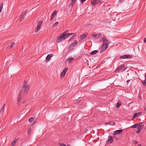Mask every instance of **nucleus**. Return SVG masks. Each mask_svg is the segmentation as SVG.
I'll use <instances>...</instances> for the list:
<instances>
[{
  "label": "nucleus",
  "instance_id": "f257e3e1",
  "mask_svg": "<svg viewBox=\"0 0 146 146\" xmlns=\"http://www.w3.org/2000/svg\"><path fill=\"white\" fill-rule=\"evenodd\" d=\"M27 81H25L22 88V90L25 93H27L29 89V85L27 84Z\"/></svg>",
  "mask_w": 146,
  "mask_h": 146
},
{
  "label": "nucleus",
  "instance_id": "f03ea898",
  "mask_svg": "<svg viewBox=\"0 0 146 146\" xmlns=\"http://www.w3.org/2000/svg\"><path fill=\"white\" fill-rule=\"evenodd\" d=\"M66 36V35H64L62 33L60 36L58 37L57 40L58 42L59 43L64 40L67 38Z\"/></svg>",
  "mask_w": 146,
  "mask_h": 146
},
{
  "label": "nucleus",
  "instance_id": "7ed1b4c3",
  "mask_svg": "<svg viewBox=\"0 0 146 146\" xmlns=\"http://www.w3.org/2000/svg\"><path fill=\"white\" fill-rule=\"evenodd\" d=\"M22 91L21 90L20 91L17 97V104L18 105H20L21 103V100L22 95Z\"/></svg>",
  "mask_w": 146,
  "mask_h": 146
},
{
  "label": "nucleus",
  "instance_id": "20e7f679",
  "mask_svg": "<svg viewBox=\"0 0 146 146\" xmlns=\"http://www.w3.org/2000/svg\"><path fill=\"white\" fill-rule=\"evenodd\" d=\"M43 21H39L38 23V24L37 25V26L36 28L35 29V32L36 33H37L38 32L42 24V23Z\"/></svg>",
  "mask_w": 146,
  "mask_h": 146
},
{
  "label": "nucleus",
  "instance_id": "39448f33",
  "mask_svg": "<svg viewBox=\"0 0 146 146\" xmlns=\"http://www.w3.org/2000/svg\"><path fill=\"white\" fill-rule=\"evenodd\" d=\"M102 1L101 0H94L91 1V3L93 5H95L98 3H101Z\"/></svg>",
  "mask_w": 146,
  "mask_h": 146
},
{
  "label": "nucleus",
  "instance_id": "423d86ee",
  "mask_svg": "<svg viewBox=\"0 0 146 146\" xmlns=\"http://www.w3.org/2000/svg\"><path fill=\"white\" fill-rule=\"evenodd\" d=\"M108 45L106 44H103L102 45L101 48V50L100 51V52H102L104 50H105L108 47Z\"/></svg>",
  "mask_w": 146,
  "mask_h": 146
},
{
  "label": "nucleus",
  "instance_id": "0eeeda50",
  "mask_svg": "<svg viewBox=\"0 0 146 146\" xmlns=\"http://www.w3.org/2000/svg\"><path fill=\"white\" fill-rule=\"evenodd\" d=\"M123 130L122 129L117 130L113 132V134L115 135L118 134H121L122 133Z\"/></svg>",
  "mask_w": 146,
  "mask_h": 146
},
{
  "label": "nucleus",
  "instance_id": "6e6552de",
  "mask_svg": "<svg viewBox=\"0 0 146 146\" xmlns=\"http://www.w3.org/2000/svg\"><path fill=\"white\" fill-rule=\"evenodd\" d=\"M113 141L112 137L111 136H109L108 140L107 141V144L111 143Z\"/></svg>",
  "mask_w": 146,
  "mask_h": 146
},
{
  "label": "nucleus",
  "instance_id": "1a4fd4ad",
  "mask_svg": "<svg viewBox=\"0 0 146 146\" xmlns=\"http://www.w3.org/2000/svg\"><path fill=\"white\" fill-rule=\"evenodd\" d=\"M57 13V11L56 10H55L54 11L53 13L51 15V17L50 19V21H52L54 18L55 17L56 13Z\"/></svg>",
  "mask_w": 146,
  "mask_h": 146
},
{
  "label": "nucleus",
  "instance_id": "9d476101",
  "mask_svg": "<svg viewBox=\"0 0 146 146\" xmlns=\"http://www.w3.org/2000/svg\"><path fill=\"white\" fill-rule=\"evenodd\" d=\"M26 13V12L25 11L23 12L22 13H21V14L20 16V22L23 19Z\"/></svg>",
  "mask_w": 146,
  "mask_h": 146
},
{
  "label": "nucleus",
  "instance_id": "9b49d317",
  "mask_svg": "<svg viewBox=\"0 0 146 146\" xmlns=\"http://www.w3.org/2000/svg\"><path fill=\"white\" fill-rule=\"evenodd\" d=\"M102 40L104 42L103 44H104L105 45L106 44L108 45V41L104 37H103L102 38Z\"/></svg>",
  "mask_w": 146,
  "mask_h": 146
},
{
  "label": "nucleus",
  "instance_id": "f8f14e48",
  "mask_svg": "<svg viewBox=\"0 0 146 146\" xmlns=\"http://www.w3.org/2000/svg\"><path fill=\"white\" fill-rule=\"evenodd\" d=\"M53 56L52 54H48L46 58V62H47L50 60V58L52 57Z\"/></svg>",
  "mask_w": 146,
  "mask_h": 146
},
{
  "label": "nucleus",
  "instance_id": "ddd939ff",
  "mask_svg": "<svg viewBox=\"0 0 146 146\" xmlns=\"http://www.w3.org/2000/svg\"><path fill=\"white\" fill-rule=\"evenodd\" d=\"M131 57V56L129 55H125L121 56L120 57V58H127Z\"/></svg>",
  "mask_w": 146,
  "mask_h": 146
},
{
  "label": "nucleus",
  "instance_id": "4468645a",
  "mask_svg": "<svg viewBox=\"0 0 146 146\" xmlns=\"http://www.w3.org/2000/svg\"><path fill=\"white\" fill-rule=\"evenodd\" d=\"M88 35V34L87 33H85L84 34L80 35V38L81 39H83L85 38Z\"/></svg>",
  "mask_w": 146,
  "mask_h": 146
},
{
  "label": "nucleus",
  "instance_id": "2eb2a0df",
  "mask_svg": "<svg viewBox=\"0 0 146 146\" xmlns=\"http://www.w3.org/2000/svg\"><path fill=\"white\" fill-rule=\"evenodd\" d=\"M141 112L136 113L134 114L133 117V118H135L136 117H137L139 116L141 114Z\"/></svg>",
  "mask_w": 146,
  "mask_h": 146
},
{
  "label": "nucleus",
  "instance_id": "dca6fc26",
  "mask_svg": "<svg viewBox=\"0 0 146 146\" xmlns=\"http://www.w3.org/2000/svg\"><path fill=\"white\" fill-rule=\"evenodd\" d=\"M125 66L124 65L120 66H119L116 70V71H117L121 70L124 68Z\"/></svg>",
  "mask_w": 146,
  "mask_h": 146
},
{
  "label": "nucleus",
  "instance_id": "f3484780",
  "mask_svg": "<svg viewBox=\"0 0 146 146\" xmlns=\"http://www.w3.org/2000/svg\"><path fill=\"white\" fill-rule=\"evenodd\" d=\"M36 119L35 117H33L32 118H30L29 119V121L30 122H32L33 121H34L33 122V123H34L35 122V121Z\"/></svg>",
  "mask_w": 146,
  "mask_h": 146
},
{
  "label": "nucleus",
  "instance_id": "a211bd4d",
  "mask_svg": "<svg viewBox=\"0 0 146 146\" xmlns=\"http://www.w3.org/2000/svg\"><path fill=\"white\" fill-rule=\"evenodd\" d=\"M74 60V58H73V57H71L70 58H69V59H68L66 61V62H68V63L71 62H72V61L73 60Z\"/></svg>",
  "mask_w": 146,
  "mask_h": 146
},
{
  "label": "nucleus",
  "instance_id": "6ab92c4d",
  "mask_svg": "<svg viewBox=\"0 0 146 146\" xmlns=\"http://www.w3.org/2000/svg\"><path fill=\"white\" fill-rule=\"evenodd\" d=\"M141 123H140L137 129L141 130L143 127L144 126L143 125L140 124Z\"/></svg>",
  "mask_w": 146,
  "mask_h": 146
},
{
  "label": "nucleus",
  "instance_id": "aec40b11",
  "mask_svg": "<svg viewBox=\"0 0 146 146\" xmlns=\"http://www.w3.org/2000/svg\"><path fill=\"white\" fill-rule=\"evenodd\" d=\"M15 42H13L11 43V44L8 47V48H12L13 46L15 45Z\"/></svg>",
  "mask_w": 146,
  "mask_h": 146
},
{
  "label": "nucleus",
  "instance_id": "412c9836",
  "mask_svg": "<svg viewBox=\"0 0 146 146\" xmlns=\"http://www.w3.org/2000/svg\"><path fill=\"white\" fill-rule=\"evenodd\" d=\"M98 50H95L93 51H92L90 53V54L94 55V54H96L98 53Z\"/></svg>",
  "mask_w": 146,
  "mask_h": 146
},
{
  "label": "nucleus",
  "instance_id": "4be33fe9",
  "mask_svg": "<svg viewBox=\"0 0 146 146\" xmlns=\"http://www.w3.org/2000/svg\"><path fill=\"white\" fill-rule=\"evenodd\" d=\"M139 124V123L135 124L134 125L131 126V127L133 128H136L138 126Z\"/></svg>",
  "mask_w": 146,
  "mask_h": 146
},
{
  "label": "nucleus",
  "instance_id": "5701e85b",
  "mask_svg": "<svg viewBox=\"0 0 146 146\" xmlns=\"http://www.w3.org/2000/svg\"><path fill=\"white\" fill-rule=\"evenodd\" d=\"M17 141V140L16 139L13 140L11 143V146H14Z\"/></svg>",
  "mask_w": 146,
  "mask_h": 146
},
{
  "label": "nucleus",
  "instance_id": "b1692460",
  "mask_svg": "<svg viewBox=\"0 0 146 146\" xmlns=\"http://www.w3.org/2000/svg\"><path fill=\"white\" fill-rule=\"evenodd\" d=\"M3 6V3H1L0 4V13L1 12Z\"/></svg>",
  "mask_w": 146,
  "mask_h": 146
},
{
  "label": "nucleus",
  "instance_id": "393cba45",
  "mask_svg": "<svg viewBox=\"0 0 146 146\" xmlns=\"http://www.w3.org/2000/svg\"><path fill=\"white\" fill-rule=\"evenodd\" d=\"M74 33H68L66 34V38L74 34Z\"/></svg>",
  "mask_w": 146,
  "mask_h": 146
},
{
  "label": "nucleus",
  "instance_id": "a878e982",
  "mask_svg": "<svg viewBox=\"0 0 146 146\" xmlns=\"http://www.w3.org/2000/svg\"><path fill=\"white\" fill-rule=\"evenodd\" d=\"M65 74V72H62L60 74V77H62L64 76Z\"/></svg>",
  "mask_w": 146,
  "mask_h": 146
},
{
  "label": "nucleus",
  "instance_id": "bb28decb",
  "mask_svg": "<svg viewBox=\"0 0 146 146\" xmlns=\"http://www.w3.org/2000/svg\"><path fill=\"white\" fill-rule=\"evenodd\" d=\"M121 105V103H119V102H118L117 103V105L116 106V107L117 108H118L120 107Z\"/></svg>",
  "mask_w": 146,
  "mask_h": 146
},
{
  "label": "nucleus",
  "instance_id": "cd10ccee",
  "mask_svg": "<svg viewBox=\"0 0 146 146\" xmlns=\"http://www.w3.org/2000/svg\"><path fill=\"white\" fill-rule=\"evenodd\" d=\"M68 70V68L67 67H66V68H65L63 70L62 72H65V73H66V72Z\"/></svg>",
  "mask_w": 146,
  "mask_h": 146
},
{
  "label": "nucleus",
  "instance_id": "c85d7f7f",
  "mask_svg": "<svg viewBox=\"0 0 146 146\" xmlns=\"http://www.w3.org/2000/svg\"><path fill=\"white\" fill-rule=\"evenodd\" d=\"M58 23V22L57 21L55 23H54L53 25V27H55L56 26Z\"/></svg>",
  "mask_w": 146,
  "mask_h": 146
},
{
  "label": "nucleus",
  "instance_id": "c756f323",
  "mask_svg": "<svg viewBox=\"0 0 146 146\" xmlns=\"http://www.w3.org/2000/svg\"><path fill=\"white\" fill-rule=\"evenodd\" d=\"M141 82L144 86L146 85V81L145 80L144 81H141Z\"/></svg>",
  "mask_w": 146,
  "mask_h": 146
},
{
  "label": "nucleus",
  "instance_id": "7c9ffc66",
  "mask_svg": "<svg viewBox=\"0 0 146 146\" xmlns=\"http://www.w3.org/2000/svg\"><path fill=\"white\" fill-rule=\"evenodd\" d=\"M73 49H74V48L72 46H71L70 45V46L69 47V50L70 51H71L73 50Z\"/></svg>",
  "mask_w": 146,
  "mask_h": 146
},
{
  "label": "nucleus",
  "instance_id": "2f4dec72",
  "mask_svg": "<svg viewBox=\"0 0 146 146\" xmlns=\"http://www.w3.org/2000/svg\"><path fill=\"white\" fill-rule=\"evenodd\" d=\"M68 30H66L64 32L62 33V34H63L64 35H66V33L68 32Z\"/></svg>",
  "mask_w": 146,
  "mask_h": 146
},
{
  "label": "nucleus",
  "instance_id": "473e14b6",
  "mask_svg": "<svg viewBox=\"0 0 146 146\" xmlns=\"http://www.w3.org/2000/svg\"><path fill=\"white\" fill-rule=\"evenodd\" d=\"M75 44L74 43H73V42L72 43L70 44V46H72V47H74V46H75Z\"/></svg>",
  "mask_w": 146,
  "mask_h": 146
},
{
  "label": "nucleus",
  "instance_id": "72a5a7b5",
  "mask_svg": "<svg viewBox=\"0 0 146 146\" xmlns=\"http://www.w3.org/2000/svg\"><path fill=\"white\" fill-rule=\"evenodd\" d=\"M74 35H73L71 38H70V39H72L75 36H76L77 35V34L76 33H74Z\"/></svg>",
  "mask_w": 146,
  "mask_h": 146
},
{
  "label": "nucleus",
  "instance_id": "f704fd0d",
  "mask_svg": "<svg viewBox=\"0 0 146 146\" xmlns=\"http://www.w3.org/2000/svg\"><path fill=\"white\" fill-rule=\"evenodd\" d=\"M92 36H93L95 37L96 36H97V35L95 33H93L92 35Z\"/></svg>",
  "mask_w": 146,
  "mask_h": 146
},
{
  "label": "nucleus",
  "instance_id": "c9c22d12",
  "mask_svg": "<svg viewBox=\"0 0 146 146\" xmlns=\"http://www.w3.org/2000/svg\"><path fill=\"white\" fill-rule=\"evenodd\" d=\"M73 43L76 45L77 44L78 42L76 40H75Z\"/></svg>",
  "mask_w": 146,
  "mask_h": 146
},
{
  "label": "nucleus",
  "instance_id": "e433bc0d",
  "mask_svg": "<svg viewBox=\"0 0 146 146\" xmlns=\"http://www.w3.org/2000/svg\"><path fill=\"white\" fill-rule=\"evenodd\" d=\"M31 128L30 127V128L28 129V132L29 133L31 132Z\"/></svg>",
  "mask_w": 146,
  "mask_h": 146
},
{
  "label": "nucleus",
  "instance_id": "4c0bfd02",
  "mask_svg": "<svg viewBox=\"0 0 146 146\" xmlns=\"http://www.w3.org/2000/svg\"><path fill=\"white\" fill-rule=\"evenodd\" d=\"M60 146H66L63 143L60 144Z\"/></svg>",
  "mask_w": 146,
  "mask_h": 146
},
{
  "label": "nucleus",
  "instance_id": "58836bf2",
  "mask_svg": "<svg viewBox=\"0 0 146 146\" xmlns=\"http://www.w3.org/2000/svg\"><path fill=\"white\" fill-rule=\"evenodd\" d=\"M141 131V130H140L138 129V130H137V131L136 133H140Z\"/></svg>",
  "mask_w": 146,
  "mask_h": 146
},
{
  "label": "nucleus",
  "instance_id": "ea45409f",
  "mask_svg": "<svg viewBox=\"0 0 146 146\" xmlns=\"http://www.w3.org/2000/svg\"><path fill=\"white\" fill-rule=\"evenodd\" d=\"M81 3H83L86 0H80Z\"/></svg>",
  "mask_w": 146,
  "mask_h": 146
},
{
  "label": "nucleus",
  "instance_id": "a19ab883",
  "mask_svg": "<svg viewBox=\"0 0 146 146\" xmlns=\"http://www.w3.org/2000/svg\"><path fill=\"white\" fill-rule=\"evenodd\" d=\"M74 4V3H71L69 5V7L71 6V7H72V5Z\"/></svg>",
  "mask_w": 146,
  "mask_h": 146
},
{
  "label": "nucleus",
  "instance_id": "79ce46f5",
  "mask_svg": "<svg viewBox=\"0 0 146 146\" xmlns=\"http://www.w3.org/2000/svg\"><path fill=\"white\" fill-rule=\"evenodd\" d=\"M133 142L135 144H136L137 143V141L135 140H134L133 141Z\"/></svg>",
  "mask_w": 146,
  "mask_h": 146
},
{
  "label": "nucleus",
  "instance_id": "37998d69",
  "mask_svg": "<svg viewBox=\"0 0 146 146\" xmlns=\"http://www.w3.org/2000/svg\"><path fill=\"white\" fill-rule=\"evenodd\" d=\"M111 122H110L109 123H106L105 124V125H106L107 124H110V123Z\"/></svg>",
  "mask_w": 146,
  "mask_h": 146
},
{
  "label": "nucleus",
  "instance_id": "c03bdc74",
  "mask_svg": "<svg viewBox=\"0 0 146 146\" xmlns=\"http://www.w3.org/2000/svg\"><path fill=\"white\" fill-rule=\"evenodd\" d=\"M143 42H146V38L144 39Z\"/></svg>",
  "mask_w": 146,
  "mask_h": 146
},
{
  "label": "nucleus",
  "instance_id": "a18cd8bd",
  "mask_svg": "<svg viewBox=\"0 0 146 146\" xmlns=\"http://www.w3.org/2000/svg\"><path fill=\"white\" fill-rule=\"evenodd\" d=\"M72 3H74L76 1V0H72Z\"/></svg>",
  "mask_w": 146,
  "mask_h": 146
},
{
  "label": "nucleus",
  "instance_id": "49530a36",
  "mask_svg": "<svg viewBox=\"0 0 146 146\" xmlns=\"http://www.w3.org/2000/svg\"><path fill=\"white\" fill-rule=\"evenodd\" d=\"M80 100H78L77 101L76 103L77 104L79 103L80 102Z\"/></svg>",
  "mask_w": 146,
  "mask_h": 146
},
{
  "label": "nucleus",
  "instance_id": "de8ad7c7",
  "mask_svg": "<svg viewBox=\"0 0 146 146\" xmlns=\"http://www.w3.org/2000/svg\"><path fill=\"white\" fill-rule=\"evenodd\" d=\"M123 0H119V2L120 3L123 2Z\"/></svg>",
  "mask_w": 146,
  "mask_h": 146
},
{
  "label": "nucleus",
  "instance_id": "09e8293b",
  "mask_svg": "<svg viewBox=\"0 0 146 146\" xmlns=\"http://www.w3.org/2000/svg\"><path fill=\"white\" fill-rule=\"evenodd\" d=\"M131 80H127V84Z\"/></svg>",
  "mask_w": 146,
  "mask_h": 146
},
{
  "label": "nucleus",
  "instance_id": "8fccbe9b",
  "mask_svg": "<svg viewBox=\"0 0 146 146\" xmlns=\"http://www.w3.org/2000/svg\"><path fill=\"white\" fill-rule=\"evenodd\" d=\"M144 110H146V106L145 107V108H144Z\"/></svg>",
  "mask_w": 146,
  "mask_h": 146
},
{
  "label": "nucleus",
  "instance_id": "3c124183",
  "mask_svg": "<svg viewBox=\"0 0 146 146\" xmlns=\"http://www.w3.org/2000/svg\"><path fill=\"white\" fill-rule=\"evenodd\" d=\"M5 104H4L3 106L2 107H3V109H4V107H5Z\"/></svg>",
  "mask_w": 146,
  "mask_h": 146
},
{
  "label": "nucleus",
  "instance_id": "603ef678",
  "mask_svg": "<svg viewBox=\"0 0 146 146\" xmlns=\"http://www.w3.org/2000/svg\"><path fill=\"white\" fill-rule=\"evenodd\" d=\"M145 80L146 81V74H145Z\"/></svg>",
  "mask_w": 146,
  "mask_h": 146
},
{
  "label": "nucleus",
  "instance_id": "864d4df0",
  "mask_svg": "<svg viewBox=\"0 0 146 146\" xmlns=\"http://www.w3.org/2000/svg\"><path fill=\"white\" fill-rule=\"evenodd\" d=\"M141 146V145H140V144H139L137 146Z\"/></svg>",
  "mask_w": 146,
  "mask_h": 146
}]
</instances>
